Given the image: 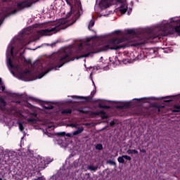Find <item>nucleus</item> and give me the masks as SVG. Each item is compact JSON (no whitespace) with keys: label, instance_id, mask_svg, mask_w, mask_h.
<instances>
[{"label":"nucleus","instance_id":"obj_1","mask_svg":"<svg viewBox=\"0 0 180 180\" xmlns=\"http://www.w3.org/2000/svg\"><path fill=\"white\" fill-rule=\"evenodd\" d=\"M122 41L123 39H110L103 44H100L96 48L97 50L95 49V47H93L91 49H88L87 53H84L83 56L79 57V58H82V57H89L91 54H94L95 53H101V51H108V50H119V49H122L120 43H122Z\"/></svg>","mask_w":180,"mask_h":180},{"label":"nucleus","instance_id":"obj_2","mask_svg":"<svg viewBox=\"0 0 180 180\" xmlns=\"http://www.w3.org/2000/svg\"><path fill=\"white\" fill-rule=\"evenodd\" d=\"M75 58H71V53H68L66 51L62 52L61 53L56 54L55 56V58L53 61L51 63V67L48 69L45 72L40 74L38 76V79H40L44 77L45 74L47 72H50L51 70H58V68H61L65 63H69V61H74Z\"/></svg>","mask_w":180,"mask_h":180},{"label":"nucleus","instance_id":"obj_3","mask_svg":"<svg viewBox=\"0 0 180 180\" xmlns=\"http://www.w3.org/2000/svg\"><path fill=\"white\" fill-rule=\"evenodd\" d=\"M67 24V20L62 19L59 20L58 22H51V26H53L51 28H48L46 30H42L41 31H38V36H51V34H54V33H57L61 29L65 28V25Z\"/></svg>","mask_w":180,"mask_h":180},{"label":"nucleus","instance_id":"obj_4","mask_svg":"<svg viewBox=\"0 0 180 180\" xmlns=\"http://www.w3.org/2000/svg\"><path fill=\"white\" fill-rule=\"evenodd\" d=\"M115 2L119 6V11L121 13H126L127 11V2L126 0H102L100 2V6L102 9H105V8H109L110 5H113Z\"/></svg>","mask_w":180,"mask_h":180},{"label":"nucleus","instance_id":"obj_5","mask_svg":"<svg viewBox=\"0 0 180 180\" xmlns=\"http://www.w3.org/2000/svg\"><path fill=\"white\" fill-rule=\"evenodd\" d=\"M174 33L180 36V19L178 17L172 18L167 21V34Z\"/></svg>","mask_w":180,"mask_h":180},{"label":"nucleus","instance_id":"obj_6","mask_svg":"<svg viewBox=\"0 0 180 180\" xmlns=\"http://www.w3.org/2000/svg\"><path fill=\"white\" fill-rule=\"evenodd\" d=\"M69 127L77 129L76 131H73L72 134H65V132H58V136H61L64 137V136H67V137H74V136H79L82 131H84V127H79V124L78 123H71L68 124Z\"/></svg>","mask_w":180,"mask_h":180},{"label":"nucleus","instance_id":"obj_7","mask_svg":"<svg viewBox=\"0 0 180 180\" xmlns=\"http://www.w3.org/2000/svg\"><path fill=\"white\" fill-rule=\"evenodd\" d=\"M17 11L18 10L13 7L8 8L7 10H2V11L0 13V25H1L2 22H4V18H6L7 16H9V15H13L16 13Z\"/></svg>","mask_w":180,"mask_h":180},{"label":"nucleus","instance_id":"obj_8","mask_svg":"<svg viewBox=\"0 0 180 180\" xmlns=\"http://www.w3.org/2000/svg\"><path fill=\"white\" fill-rule=\"evenodd\" d=\"M39 0H26L23 2L17 4L18 9H23V8H29V6H32L34 2H37Z\"/></svg>","mask_w":180,"mask_h":180},{"label":"nucleus","instance_id":"obj_9","mask_svg":"<svg viewBox=\"0 0 180 180\" xmlns=\"http://www.w3.org/2000/svg\"><path fill=\"white\" fill-rule=\"evenodd\" d=\"M81 9V6L78 4L77 8L75 10L74 7L71 8V11L69 13L66 15L67 18H70V16H75V19H78L79 18V10Z\"/></svg>","mask_w":180,"mask_h":180},{"label":"nucleus","instance_id":"obj_10","mask_svg":"<svg viewBox=\"0 0 180 180\" xmlns=\"http://www.w3.org/2000/svg\"><path fill=\"white\" fill-rule=\"evenodd\" d=\"M37 163H36V165L34 166V168H36V169H37V168H39V169H44V168H46V165L47 164L46 162V159H44V158H38L37 159Z\"/></svg>","mask_w":180,"mask_h":180},{"label":"nucleus","instance_id":"obj_11","mask_svg":"<svg viewBox=\"0 0 180 180\" xmlns=\"http://www.w3.org/2000/svg\"><path fill=\"white\" fill-rule=\"evenodd\" d=\"M124 160H127L128 161H131V158L129 155H122L117 158L118 162L120 164H124Z\"/></svg>","mask_w":180,"mask_h":180},{"label":"nucleus","instance_id":"obj_12","mask_svg":"<svg viewBox=\"0 0 180 180\" xmlns=\"http://www.w3.org/2000/svg\"><path fill=\"white\" fill-rule=\"evenodd\" d=\"M127 154H139V151L137 150H135V149H129L127 151Z\"/></svg>","mask_w":180,"mask_h":180},{"label":"nucleus","instance_id":"obj_13","mask_svg":"<svg viewBox=\"0 0 180 180\" xmlns=\"http://www.w3.org/2000/svg\"><path fill=\"white\" fill-rule=\"evenodd\" d=\"M6 152L8 153V157H13L16 155V153L13 150H6Z\"/></svg>","mask_w":180,"mask_h":180},{"label":"nucleus","instance_id":"obj_14","mask_svg":"<svg viewBox=\"0 0 180 180\" xmlns=\"http://www.w3.org/2000/svg\"><path fill=\"white\" fill-rule=\"evenodd\" d=\"M127 33L128 34H131V36H135L136 35V31H134V30H127Z\"/></svg>","mask_w":180,"mask_h":180},{"label":"nucleus","instance_id":"obj_15","mask_svg":"<svg viewBox=\"0 0 180 180\" xmlns=\"http://www.w3.org/2000/svg\"><path fill=\"white\" fill-rule=\"evenodd\" d=\"M71 110L70 109H65V110H63L62 111H61V113L63 114V115H68L69 113H71Z\"/></svg>","mask_w":180,"mask_h":180},{"label":"nucleus","instance_id":"obj_16","mask_svg":"<svg viewBox=\"0 0 180 180\" xmlns=\"http://www.w3.org/2000/svg\"><path fill=\"white\" fill-rule=\"evenodd\" d=\"M87 169H89L90 171H96V169H98V167L94 165H89L87 167Z\"/></svg>","mask_w":180,"mask_h":180},{"label":"nucleus","instance_id":"obj_17","mask_svg":"<svg viewBox=\"0 0 180 180\" xmlns=\"http://www.w3.org/2000/svg\"><path fill=\"white\" fill-rule=\"evenodd\" d=\"M19 129L20 131H23L25 130V127H23V124L22 122H18Z\"/></svg>","mask_w":180,"mask_h":180},{"label":"nucleus","instance_id":"obj_18","mask_svg":"<svg viewBox=\"0 0 180 180\" xmlns=\"http://www.w3.org/2000/svg\"><path fill=\"white\" fill-rule=\"evenodd\" d=\"M174 109L176 110H173V113L180 112V105H174Z\"/></svg>","mask_w":180,"mask_h":180},{"label":"nucleus","instance_id":"obj_19","mask_svg":"<svg viewBox=\"0 0 180 180\" xmlns=\"http://www.w3.org/2000/svg\"><path fill=\"white\" fill-rule=\"evenodd\" d=\"M27 122L28 123H30V124H32V123H36V120H35V119H33V118H28V119L27 120Z\"/></svg>","mask_w":180,"mask_h":180},{"label":"nucleus","instance_id":"obj_20","mask_svg":"<svg viewBox=\"0 0 180 180\" xmlns=\"http://www.w3.org/2000/svg\"><path fill=\"white\" fill-rule=\"evenodd\" d=\"M30 41H34V40H30L29 41H27V39H25L23 41H22V44L24 46H27V44H29L30 43Z\"/></svg>","mask_w":180,"mask_h":180},{"label":"nucleus","instance_id":"obj_21","mask_svg":"<svg viewBox=\"0 0 180 180\" xmlns=\"http://www.w3.org/2000/svg\"><path fill=\"white\" fill-rule=\"evenodd\" d=\"M107 164H109L110 165H116V162L112 160H108Z\"/></svg>","mask_w":180,"mask_h":180},{"label":"nucleus","instance_id":"obj_22","mask_svg":"<svg viewBox=\"0 0 180 180\" xmlns=\"http://www.w3.org/2000/svg\"><path fill=\"white\" fill-rule=\"evenodd\" d=\"M102 148H103V146H102V144H97L96 146V150H102Z\"/></svg>","mask_w":180,"mask_h":180},{"label":"nucleus","instance_id":"obj_23","mask_svg":"<svg viewBox=\"0 0 180 180\" xmlns=\"http://www.w3.org/2000/svg\"><path fill=\"white\" fill-rule=\"evenodd\" d=\"M94 25H95V22L94 20L90 21V23L89 25V29H91V27H93Z\"/></svg>","mask_w":180,"mask_h":180},{"label":"nucleus","instance_id":"obj_24","mask_svg":"<svg viewBox=\"0 0 180 180\" xmlns=\"http://www.w3.org/2000/svg\"><path fill=\"white\" fill-rule=\"evenodd\" d=\"M0 103L2 105V106H5V105H6V103L5 102V101L1 98H0Z\"/></svg>","mask_w":180,"mask_h":180},{"label":"nucleus","instance_id":"obj_25","mask_svg":"<svg viewBox=\"0 0 180 180\" xmlns=\"http://www.w3.org/2000/svg\"><path fill=\"white\" fill-rule=\"evenodd\" d=\"M98 106H99V108H103V109H109L108 106L103 105L102 104H99Z\"/></svg>","mask_w":180,"mask_h":180},{"label":"nucleus","instance_id":"obj_26","mask_svg":"<svg viewBox=\"0 0 180 180\" xmlns=\"http://www.w3.org/2000/svg\"><path fill=\"white\" fill-rule=\"evenodd\" d=\"M15 68H16V70H18L19 74H22V69H20V66L17 65V66H15Z\"/></svg>","mask_w":180,"mask_h":180},{"label":"nucleus","instance_id":"obj_27","mask_svg":"<svg viewBox=\"0 0 180 180\" xmlns=\"http://www.w3.org/2000/svg\"><path fill=\"white\" fill-rule=\"evenodd\" d=\"M10 54L13 57V46L10 48Z\"/></svg>","mask_w":180,"mask_h":180},{"label":"nucleus","instance_id":"obj_28","mask_svg":"<svg viewBox=\"0 0 180 180\" xmlns=\"http://www.w3.org/2000/svg\"><path fill=\"white\" fill-rule=\"evenodd\" d=\"M49 129H51L52 130H54V127L52 125H48L46 127V129L49 130Z\"/></svg>","mask_w":180,"mask_h":180},{"label":"nucleus","instance_id":"obj_29","mask_svg":"<svg viewBox=\"0 0 180 180\" xmlns=\"http://www.w3.org/2000/svg\"><path fill=\"white\" fill-rule=\"evenodd\" d=\"M45 134H46V136H48V137H51V134L49 133V131H46Z\"/></svg>","mask_w":180,"mask_h":180},{"label":"nucleus","instance_id":"obj_30","mask_svg":"<svg viewBox=\"0 0 180 180\" xmlns=\"http://www.w3.org/2000/svg\"><path fill=\"white\" fill-rule=\"evenodd\" d=\"M8 63L12 68H13V65H12V62H11V59H8Z\"/></svg>","mask_w":180,"mask_h":180},{"label":"nucleus","instance_id":"obj_31","mask_svg":"<svg viewBox=\"0 0 180 180\" xmlns=\"http://www.w3.org/2000/svg\"><path fill=\"white\" fill-rule=\"evenodd\" d=\"M24 73L26 75H28L30 74V72H29V70H27L25 72H24Z\"/></svg>","mask_w":180,"mask_h":180},{"label":"nucleus","instance_id":"obj_32","mask_svg":"<svg viewBox=\"0 0 180 180\" xmlns=\"http://www.w3.org/2000/svg\"><path fill=\"white\" fill-rule=\"evenodd\" d=\"M46 109H52L53 108V106L52 105H50V106H48V107H45Z\"/></svg>","mask_w":180,"mask_h":180},{"label":"nucleus","instance_id":"obj_33","mask_svg":"<svg viewBox=\"0 0 180 180\" xmlns=\"http://www.w3.org/2000/svg\"><path fill=\"white\" fill-rule=\"evenodd\" d=\"M72 98H75L76 99H79L81 97H78V96H72Z\"/></svg>","mask_w":180,"mask_h":180},{"label":"nucleus","instance_id":"obj_34","mask_svg":"<svg viewBox=\"0 0 180 180\" xmlns=\"http://www.w3.org/2000/svg\"><path fill=\"white\" fill-rule=\"evenodd\" d=\"M140 152H141V153H146V150H145V149H142V150L140 149Z\"/></svg>","mask_w":180,"mask_h":180},{"label":"nucleus","instance_id":"obj_35","mask_svg":"<svg viewBox=\"0 0 180 180\" xmlns=\"http://www.w3.org/2000/svg\"><path fill=\"white\" fill-rule=\"evenodd\" d=\"M114 33H115V34H119V33H120V31H115Z\"/></svg>","mask_w":180,"mask_h":180},{"label":"nucleus","instance_id":"obj_36","mask_svg":"<svg viewBox=\"0 0 180 180\" xmlns=\"http://www.w3.org/2000/svg\"><path fill=\"white\" fill-rule=\"evenodd\" d=\"M113 124H115V122H110V126H113Z\"/></svg>","mask_w":180,"mask_h":180},{"label":"nucleus","instance_id":"obj_37","mask_svg":"<svg viewBox=\"0 0 180 180\" xmlns=\"http://www.w3.org/2000/svg\"><path fill=\"white\" fill-rule=\"evenodd\" d=\"M95 94V92H91V95H94Z\"/></svg>","mask_w":180,"mask_h":180},{"label":"nucleus","instance_id":"obj_38","mask_svg":"<svg viewBox=\"0 0 180 180\" xmlns=\"http://www.w3.org/2000/svg\"><path fill=\"white\" fill-rule=\"evenodd\" d=\"M167 102H171V100L167 101Z\"/></svg>","mask_w":180,"mask_h":180},{"label":"nucleus","instance_id":"obj_39","mask_svg":"<svg viewBox=\"0 0 180 180\" xmlns=\"http://www.w3.org/2000/svg\"><path fill=\"white\" fill-rule=\"evenodd\" d=\"M155 37H153V39H155Z\"/></svg>","mask_w":180,"mask_h":180},{"label":"nucleus","instance_id":"obj_40","mask_svg":"<svg viewBox=\"0 0 180 180\" xmlns=\"http://www.w3.org/2000/svg\"><path fill=\"white\" fill-rule=\"evenodd\" d=\"M66 1V2H68V0H65Z\"/></svg>","mask_w":180,"mask_h":180},{"label":"nucleus","instance_id":"obj_41","mask_svg":"<svg viewBox=\"0 0 180 180\" xmlns=\"http://www.w3.org/2000/svg\"><path fill=\"white\" fill-rule=\"evenodd\" d=\"M101 113H103V112H101Z\"/></svg>","mask_w":180,"mask_h":180},{"label":"nucleus","instance_id":"obj_42","mask_svg":"<svg viewBox=\"0 0 180 180\" xmlns=\"http://www.w3.org/2000/svg\"><path fill=\"white\" fill-rule=\"evenodd\" d=\"M0 180H2V179H0Z\"/></svg>","mask_w":180,"mask_h":180}]
</instances>
